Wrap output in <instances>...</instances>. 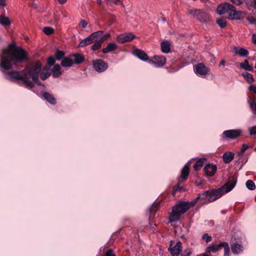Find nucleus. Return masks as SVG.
<instances>
[{
  "mask_svg": "<svg viewBox=\"0 0 256 256\" xmlns=\"http://www.w3.org/2000/svg\"><path fill=\"white\" fill-rule=\"evenodd\" d=\"M26 58V52L21 48L16 46L14 44L8 45V48L2 50L0 69L12 80H22L23 84L26 88H32L34 84L30 80V64L26 66L22 71H11L6 72V70L11 69L14 62H20Z\"/></svg>",
  "mask_w": 256,
  "mask_h": 256,
  "instance_id": "nucleus-1",
  "label": "nucleus"
},
{
  "mask_svg": "<svg viewBox=\"0 0 256 256\" xmlns=\"http://www.w3.org/2000/svg\"><path fill=\"white\" fill-rule=\"evenodd\" d=\"M236 180L234 178H229L228 182L221 188L211 191H206L200 194L202 199H206L212 202L220 198L224 193L230 192L236 186Z\"/></svg>",
  "mask_w": 256,
  "mask_h": 256,
  "instance_id": "nucleus-2",
  "label": "nucleus"
},
{
  "mask_svg": "<svg viewBox=\"0 0 256 256\" xmlns=\"http://www.w3.org/2000/svg\"><path fill=\"white\" fill-rule=\"evenodd\" d=\"M216 12L220 15L226 14L230 20H240L242 18L241 12L236 10L233 5L227 2L218 4Z\"/></svg>",
  "mask_w": 256,
  "mask_h": 256,
  "instance_id": "nucleus-3",
  "label": "nucleus"
},
{
  "mask_svg": "<svg viewBox=\"0 0 256 256\" xmlns=\"http://www.w3.org/2000/svg\"><path fill=\"white\" fill-rule=\"evenodd\" d=\"M190 208L188 202H182L176 205L172 210L169 216L170 222H176L180 220V216Z\"/></svg>",
  "mask_w": 256,
  "mask_h": 256,
  "instance_id": "nucleus-4",
  "label": "nucleus"
},
{
  "mask_svg": "<svg viewBox=\"0 0 256 256\" xmlns=\"http://www.w3.org/2000/svg\"><path fill=\"white\" fill-rule=\"evenodd\" d=\"M42 64L39 61H36L34 64H30V78H32V80L38 85L40 86L42 83L38 81V78L40 72L41 70Z\"/></svg>",
  "mask_w": 256,
  "mask_h": 256,
  "instance_id": "nucleus-5",
  "label": "nucleus"
},
{
  "mask_svg": "<svg viewBox=\"0 0 256 256\" xmlns=\"http://www.w3.org/2000/svg\"><path fill=\"white\" fill-rule=\"evenodd\" d=\"M222 247L224 248V256H229V246L226 242H221L216 245L210 246L206 248V252H215L219 250Z\"/></svg>",
  "mask_w": 256,
  "mask_h": 256,
  "instance_id": "nucleus-6",
  "label": "nucleus"
},
{
  "mask_svg": "<svg viewBox=\"0 0 256 256\" xmlns=\"http://www.w3.org/2000/svg\"><path fill=\"white\" fill-rule=\"evenodd\" d=\"M92 65L95 70L98 72L105 71L108 68V63L101 59L94 60Z\"/></svg>",
  "mask_w": 256,
  "mask_h": 256,
  "instance_id": "nucleus-7",
  "label": "nucleus"
},
{
  "mask_svg": "<svg viewBox=\"0 0 256 256\" xmlns=\"http://www.w3.org/2000/svg\"><path fill=\"white\" fill-rule=\"evenodd\" d=\"M135 38L136 36L132 33L126 32L118 36L116 40L119 42L123 44L126 42H130Z\"/></svg>",
  "mask_w": 256,
  "mask_h": 256,
  "instance_id": "nucleus-8",
  "label": "nucleus"
},
{
  "mask_svg": "<svg viewBox=\"0 0 256 256\" xmlns=\"http://www.w3.org/2000/svg\"><path fill=\"white\" fill-rule=\"evenodd\" d=\"M149 62L154 64L156 67H161L166 64V58L162 56H154Z\"/></svg>",
  "mask_w": 256,
  "mask_h": 256,
  "instance_id": "nucleus-9",
  "label": "nucleus"
},
{
  "mask_svg": "<svg viewBox=\"0 0 256 256\" xmlns=\"http://www.w3.org/2000/svg\"><path fill=\"white\" fill-rule=\"evenodd\" d=\"M241 133L240 130H230L224 131L223 134L226 138L234 139L240 136Z\"/></svg>",
  "mask_w": 256,
  "mask_h": 256,
  "instance_id": "nucleus-10",
  "label": "nucleus"
},
{
  "mask_svg": "<svg viewBox=\"0 0 256 256\" xmlns=\"http://www.w3.org/2000/svg\"><path fill=\"white\" fill-rule=\"evenodd\" d=\"M194 71L197 74L202 76L206 75L208 73V69L204 64L198 63L196 65Z\"/></svg>",
  "mask_w": 256,
  "mask_h": 256,
  "instance_id": "nucleus-11",
  "label": "nucleus"
},
{
  "mask_svg": "<svg viewBox=\"0 0 256 256\" xmlns=\"http://www.w3.org/2000/svg\"><path fill=\"white\" fill-rule=\"evenodd\" d=\"M168 250L172 256H178L182 250V243L178 241L174 246Z\"/></svg>",
  "mask_w": 256,
  "mask_h": 256,
  "instance_id": "nucleus-12",
  "label": "nucleus"
},
{
  "mask_svg": "<svg viewBox=\"0 0 256 256\" xmlns=\"http://www.w3.org/2000/svg\"><path fill=\"white\" fill-rule=\"evenodd\" d=\"M216 169L217 167L216 165L208 164L205 166L204 171L206 176H212L214 174Z\"/></svg>",
  "mask_w": 256,
  "mask_h": 256,
  "instance_id": "nucleus-13",
  "label": "nucleus"
},
{
  "mask_svg": "<svg viewBox=\"0 0 256 256\" xmlns=\"http://www.w3.org/2000/svg\"><path fill=\"white\" fill-rule=\"evenodd\" d=\"M104 34V32L102 30L97 31L96 32H92L90 36L92 39V42H100L101 40V36Z\"/></svg>",
  "mask_w": 256,
  "mask_h": 256,
  "instance_id": "nucleus-14",
  "label": "nucleus"
},
{
  "mask_svg": "<svg viewBox=\"0 0 256 256\" xmlns=\"http://www.w3.org/2000/svg\"><path fill=\"white\" fill-rule=\"evenodd\" d=\"M134 54L142 60L146 61L148 59L147 54L143 50L137 49L134 50Z\"/></svg>",
  "mask_w": 256,
  "mask_h": 256,
  "instance_id": "nucleus-15",
  "label": "nucleus"
},
{
  "mask_svg": "<svg viewBox=\"0 0 256 256\" xmlns=\"http://www.w3.org/2000/svg\"><path fill=\"white\" fill-rule=\"evenodd\" d=\"M234 52L242 57L247 56L249 54L247 50L242 48H234Z\"/></svg>",
  "mask_w": 256,
  "mask_h": 256,
  "instance_id": "nucleus-16",
  "label": "nucleus"
},
{
  "mask_svg": "<svg viewBox=\"0 0 256 256\" xmlns=\"http://www.w3.org/2000/svg\"><path fill=\"white\" fill-rule=\"evenodd\" d=\"M231 249L232 252L234 254H238L244 250L242 246L237 242H235L231 246Z\"/></svg>",
  "mask_w": 256,
  "mask_h": 256,
  "instance_id": "nucleus-17",
  "label": "nucleus"
},
{
  "mask_svg": "<svg viewBox=\"0 0 256 256\" xmlns=\"http://www.w3.org/2000/svg\"><path fill=\"white\" fill-rule=\"evenodd\" d=\"M117 47V45L114 42H110L105 48L102 49V52L104 54H107L115 50Z\"/></svg>",
  "mask_w": 256,
  "mask_h": 256,
  "instance_id": "nucleus-18",
  "label": "nucleus"
},
{
  "mask_svg": "<svg viewBox=\"0 0 256 256\" xmlns=\"http://www.w3.org/2000/svg\"><path fill=\"white\" fill-rule=\"evenodd\" d=\"M189 173V166L188 164H186L182 170L179 181H180V180H186L188 176Z\"/></svg>",
  "mask_w": 256,
  "mask_h": 256,
  "instance_id": "nucleus-19",
  "label": "nucleus"
},
{
  "mask_svg": "<svg viewBox=\"0 0 256 256\" xmlns=\"http://www.w3.org/2000/svg\"><path fill=\"white\" fill-rule=\"evenodd\" d=\"M70 57L73 60L74 64H80L84 60V56L79 54H72L70 56Z\"/></svg>",
  "mask_w": 256,
  "mask_h": 256,
  "instance_id": "nucleus-20",
  "label": "nucleus"
},
{
  "mask_svg": "<svg viewBox=\"0 0 256 256\" xmlns=\"http://www.w3.org/2000/svg\"><path fill=\"white\" fill-rule=\"evenodd\" d=\"M44 98L50 104H56V100L54 96L48 92H44L42 94Z\"/></svg>",
  "mask_w": 256,
  "mask_h": 256,
  "instance_id": "nucleus-21",
  "label": "nucleus"
},
{
  "mask_svg": "<svg viewBox=\"0 0 256 256\" xmlns=\"http://www.w3.org/2000/svg\"><path fill=\"white\" fill-rule=\"evenodd\" d=\"M52 72L53 77H58L62 74L61 68L59 64L54 65L52 69Z\"/></svg>",
  "mask_w": 256,
  "mask_h": 256,
  "instance_id": "nucleus-22",
  "label": "nucleus"
},
{
  "mask_svg": "<svg viewBox=\"0 0 256 256\" xmlns=\"http://www.w3.org/2000/svg\"><path fill=\"white\" fill-rule=\"evenodd\" d=\"M222 158L224 162L228 164L234 159V154L231 152H226L224 154Z\"/></svg>",
  "mask_w": 256,
  "mask_h": 256,
  "instance_id": "nucleus-23",
  "label": "nucleus"
},
{
  "mask_svg": "<svg viewBox=\"0 0 256 256\" xmlns=\"http://www.w3.org/2000/svg\"><path fill=\"white\" fill-rule=\"evenodd\" d=\"M74 64L73 60L71 57L64 58L61 62V65L64 67H70Z\"/></svg>",
  "mask_w": 256,
  "mask_h": 256,
  "instance_id": "nucleus-24",
  "label": "nucleus"
},
{
  "mask_svg": "<svg viewBox=\"0 0 256 256\" xmlns=\"http://www.w3.org/2000/svg\"><path fill=\"white\" fill-rule=\"evenodd\" d=\"M161 50L162 52L168 54L170 52V44L168 41H164L161 43Z\"/></svg>",
  "mask_w": 256,
  "mask_h": 256,
  "instance_id": "nucleus-25",
  "label": "nucleus"
},
{
  "mask_svg": "<svg viewBox=\"0 0 256 256\" xmlns=\"http://www.w3.org/2000/svg\"><path fill=\"white\" fill-rule=\"evenodd\" d=\"M240 68L246 70L252 71L253 70L252 66L249 64V62L248 60H245L244 62L240 63Z\"/></svg>",
  "mask_w": 256,
  "mask_h": 256,
  "instance_id": "nucleus-26",
  "label": "nucleus"
},
{
  "mask_svg": "<svg viewBox=\"0 0 256 256\" xmlns=\"http://www.w3.org/2000/svg\"><path fill=\"white\" fill-rule=\"evenodd\" d=\"M198 15L196 18L201 22H206L208 19V14L205 12L202 11Z\"/></svg>",
  "mask_w": 256,
  "mask_h": 256,
  "instance_id": "nucleus-27",
  "label": "nucleus"
},
{
  "mask_svg": "<svg viewBox=\"0 0 256 256\" xmlns=\"http://www.w3.org/2000/svg\"><path fill=\"white\" fill-rule=\"evenodd\" d=\"M92 39L89 36H88L86 37V38L83 39L81 40V42H80L78 46L79 47H84L90 44H92Z\"/></svg>",
  "mask_w": 256,
  "mask_h": 256,
  "instance_id": "nucleus-28",
  "label": "nucleus"
},
{
  "mask_svg": "<svg viewBox=\"0 0 256 256\" xmlns=\"http://www.w3.org/2000/svg\"><path fill=\"white\" fill-rule=\"evenodd\" d=\"M10 24V21L8 17L3 15L0 16V24L4 26H8Z\"/></svg>",
  "mask_w": 256,
  "mask_h": 256,
  "instance_id": "nucleus-29",
  "label": "nucleus"
},
{
  "mask_svg": "<svg viewBox=\"0 0 256 256\" xmlns=\"http://www.w3.org/2000/svg\"><path fill=\"white\" fill-rule=\"evenodd\" d=\"M242 76L249 84H252L254 81L252 75L249 72H246L245 73L242 74Z\"/></svg>",
  "mask_w": 256,
  "mask_h": 256,
  "instance_id": "nucleus-30",
  "label": "nucleus"
},
{
  "mask_svg": "<svg viewBox=\"0 0 256 256\" xmlns=\"http://www.w3.org/2000/svg\"><path fill=\"white\" fill-rule=\"evenodd\" d=\"M206 160L205 158H201L199 159L194 166V170H197L203 166L204 162Z\"/></svg>",
  "mask_w": 256,
  "mask_h": 256,
  "instance_id": "nucleus-31",
  "label": "nucleus"
},
{
  "mask_svg": "<svg viewBox=\"0 0 256 256\" xmlns=\"http://www.w3.org/2000/svg\"><path fill=\"white\" fill-rule=\"evenodd\" d=\"M50 76V73L49 72V69H44L40 73V78L43 80H46Z\"/></svg>",
  "mask_w": 256,
  "mask_h": 256,
  "instance_id": "nucleus-32",
  "label": "nucleus"
},
{
  "mask_svg": "<svg viewBox=\"0 0 256 256\" xmlns=\"http://www.w3.org/2000/svg\"><path fill=\"white\" fill-rule=\"evenodd\" d=\"M246 185V188L250 190H254L256 188V186L254 182L252 180H248Z\"/></svg>",
  "mask_w": 256,
  "mask_h": 256,
  "instance_id": "nucleus-33",
  "label": "nucleus"
},
{
  "mask_svg": "<svg viewBox=\"0 0 256 256\" xmlns=\"http://www.w3.org/2000/svg\"><path fill=\"white\" fill-rule=\"evenodd\" d=\"M64 56V52L60 50H56V59L57 60H62Z\"/></svg>",
  "mask_w": 256,
  "mask_h": 256,
  "instance_id": "nucleus-34",
  "label": "nucleus"
},
{
  "mask_svg": "<svg viewBox=\"0 0 256 256\" xmlns=\"http://www.w3.org/2000/svg\"><path fill=\"white\" fill-rule=\"evenodd\" d=\"M157 210V206L156 204H153L150 208V218H152L154 216L155 212Z\"/></svg>",
  "mask_w": 256,
  "mask_h": 256,
  "instance_id": "nucleus-35",
  "label": "nucleus"
},
{
  "mask_svg": "<svg viewBox=\"0 0 256 256\" xmlns=\"http://www.w3.org/2000/svg\"><path fill=\"white\" fill-rule=\"evenodd\" d=\"M43 32L46 35H50L54 33V30L51 27L46 26L44 28Z\"/></svg>",
  "mask_w": 256,
  "mask_h": 256,
  "instance_id": "nucleus-36",
  "label": "nucleus"
},
{
  "mask_svg": "<svg viewBox=\"0 0 256 256\" xmlns=\"http://www.w3.org/2000/svg\"><path fill=\"white\" fill-rule=\"evenodd\" d=\"M216 23L221 28H224L227 24L226 20L222 18L218 20H216Z\"/></svg>",
  "mask_w": 256,
  "mask_h": 256,
  "instance_id": "nucleus-37",
  "label": "nucleus"
},
{
  "mask_svg": "<svg viewBox=\"0 0 256 256\" xmlns=\"http://www.w3.org/2000/svg\"><path fill=\"white\" fill-rule=\"evenodd\" d=\"M94 44L92 46V50H96L101 48L102 42H94Z\"/></svg>",
  "mask_w": 256,
  "mask_h": 256,
  "instance_id": "nucleus-38",
  "label": "nucleus"
},
{
  "mask_svg": "<svg viewBox=\"0 0 256 256\" xmlns=\"http://www.w3.org/2000/svg\"><path fill=\"white\" fill-rule=\"evenodd\" d=\"M250 107L254 114H256V102L252 100L250 103Z\"/></svg>",
  "mask_w": 256,
  "mask_h": 256,
  "instance_id": "nucleus-39",
  "label": "nucleus"
},
{
  "mask_svg": "<svg viewBox=\"0 0 256 256\" xmlns=\"http://www.w3.org/2000/svg\"><path fill=\"white\" fill-rule=\"evenodd\" d=\"M201 12L202 10H200L195 9L194 10H192L190 12V13L192 16H193L194 18H196Z\"/></svg>",
  "mask_w": 256,
  "mask_h": 256,
  "instance_id": "nucleus-40",
  "label": "nucleus"
},
{
  "mask_svg": "<svg viewBox=\"0 0 256 256\" xmlns=\"http://www.w3.org/2000/svg\"><path fill=\"white\" fill-rule=\"evenodd\" d=\"M248 132L251 136H254L255 138H256V126L250 128L248 130Z\"/></svg>",
  "mask_w": 256,
  "mask_h": 256,
  "instance_id": "nucleus-41",
  "label": "nucleus"
},
{
  "mask_svg": "<svg viewBox=\"0 0 256 256\" xmlns=\"http://www.w3.org/2000/svg\"><path fill=\"white\" fill-rule=\"evenodd\" d=\"M248 148V146L245 144H244L242 145V148H241V152L239 153L238 155L242 154Z\"/></svg>",
  "mask_w": 256,
  "mask_h": 256,
  "instance_id": "nucleus-42",
  "label": "nucleus"
},
{
  "mask_svg": "<svg viewBox=\"0 0 256 256\" xmlns=\"http://www.w3.org/2000/svg\"><path fill=\"white\" fill-rule=\"evenodd\" d=\"M202 238L206 242H210L212 240L211 236H209L207 234H204L202 236Z\"/></svg>",
  "mask_w": 256,
  "mask_h": 256,
  "instance_id": "nucleus-43",
  "label": "nucleus"
},
{
  "mask_svg": "<svg viewBox=\"0 0 256 256\" xmlns=\"http://www.w3.org/2000/svg\"><path fill=\"white\" fill-rule=\"evenodd\" d=\"M199 199H202V197H200V194L198 196L195 200H194L190 202H188L190 204V208L192 206H194L196 202H197V201Z\"/></svg>",
  "mask_w": 256,
  "mask_h": 256,
  "instance_id": "nucleus-44",
  "label": "nucleus"
},
{
  "mask_svg": "<svg viewBox=\"0 0 256 256\" xmlns=\"http://www.w3.org/2000/svg\"><path fill=\"white\" fill-rule=\"evenodd\" d=\"M88 22L84 20H82L80 23V26L82 28H85L87 26Z\"/></svg>",
  "mask_w": 256,
  "mask_h": 256,
  "instance_id": "nucleus-45",
  "label": "nucleus"
},
{
  "mask_svg": "<svg viewBox=\"0 0 256 256\" xmlns=\"http://www.w3.org/2000/svg\"><path fill=\"white\" fill-rule=\"evenodd\" d=\"M55 62V58L53 57H50L48 60V63L50 66L54 65Z\"/></svg>",
  "mask_w": 256,
  "mask_h": 256,
  "instance_id": "nucleus-46",
  "label": "nucleus"
},
{
  "mask_svg": "<svg viewBox=\"0 0 256 256\" xmlns=\"http://www.w3.org/2000/svg\"><path fill=\"white\" fill-rule=\"evenodd\" d=\"M110 36V34H106L104 35H102L101 36V40L100 42H102V43L104 42Z\"/></svg>",
  "mask_w": 256,
  "mask_h": 256,
  "instance_id": "nucleus-47",
  "label": "nucleus"
},
{
  "mask_svg": "<svg viewBox=\"0 0 256 256\" xmlns=\"http://www.w3.org/2000/svg\"><path fill=\"white\" fill-rule=\"evenodd\" d=\"M245 0H231V1L235 4L240 6L242 4Z\"/></svg>",
  "mask_w": 256,
  "mask_h": 256,
  "instance_id": "nucleus-48",
  "label": "nucleus"
},
{
  "mask_svg": "<svg viewBox=\"0 0 256 256\" xmlns=\"http://www.w3.org/2000/svg\"><path fill=\"white\" fill-rule=\"evenodd\" d=\"M105 256H116L112 249L108 250L106 253Z\"/></svg>",
  "mask_w": 256,
  "mask_h": 256,
  "instance_id": "nucleus-49",
  "label": "nucleus"
},
{
  "mask_svg": "<svg viewBox=\"0 0 256 256\" xmlns=\"http://www.w3.org/2000/svg\"><path fill=\"white\" fill-rule=\"evenodd\" d=\"M248 90L256 94V86L254 85H250L248 87Z\"/></svg>",
  "mask_w": 256,
  "mask_h": 256,
  "instance_id": "nucleus-50",
  "label": "nucleus"
},
{
  "mask_svg": "<svg viewBox=\"0 0 256 256\" xmlns=\"http://www.w3.org/2000/svg\"><path fill=\"white\" fill-rule=\"evenodd\" d=\"M108 2L110 4H118L121 0H107Z\"/></svg>",
  "mask_w": 256,
  "mask_h": 256,
  "instance_id": "nucleus-51",
  "label": "nucleus"
},
{
  "mask_svg": "<svg viewBox=\"0 0 256 256\" xmlns=\"http://www.w3.org/2000/svg\"><path fill=\"white\" fill-rule=\"evenodd\" d=\"M190 249H186L184 250L182 254L184 256H190Z\"/></svg>",
  "mask_w": 256,
  "mask_h": 256,
  "instance_id": "nucleus-52",
  "label": "nucleus"
},
{
  "mask_svg": "<svg viewBox=\"0 0 256 256\" xmlns=\"http://www.w3.org/2000/svg\"><path fill=\"white\" fill-rule=\"evenodd\" d=\"M182 189V188L178 186H175L173 189L172 194H174L176 192H178V190H180Z\"/></svg>",
  "mask_w": 256,
  "mask_h": 256,
  "instance_id": "nucleus-53",
  "label": "nucleus"
},
{
  "mask_svg": "<svg viewBox=\"0 0 256 256\" xmlns=\"http://www.w3.org/2000/svg\"><path fill=\"white\" fill-rule=\"evenodd\" d=\"M6 5V0H0V6L4 7Z\"/></svg>",
  "mask_w": 256,
  "mask_h": 256,
  "instance_id": "nucleus-54",
  "label": "nucleus"
},
{
  "mask_svg": "<svg viewBox=\"0 0 256 256\" xmlns=\"http://www.w3.org/2000/svg\"><path fill=\"white\" fill-rule=\"evenodd\" d=\"M252 40L253 43L256 44V34H253L252 35Z\"/></svg>",
  "mask_w": 256,
  "mask_h": 256,
  "instance_id": "nucleus-55",
  "label": "nucleus"
},
{
  "mask_svg": "<svg viewBox=\"0 0 256 256\" xmlns=\"http://www.w3.org/2000/svg\"><path fill=\"white\" fill-rule=\"evenodd\" d=\"M58 0L60 4H64L67 1V0Z\"/></svg>",
  "mask_w": 256,
  "mask_h": 256,
  "instance_id": "nucleus-56",
  "label": "nucleus"
},
{
  "mask_svg": "<svg viewBox=\"0 0 256 256\" xmlns=\"http://www.w3.org/2000/svg\"><path fill=\"white\" fill-rule=\"evenodd\" d=\"M226 62L224 60H222L220 62V65L224 66L225 65Z\"/></svg>",
  "mask_w": 256,
  "mask_h": 256,
  "instance_id": "nucleus-57",
  "label": "nucleus"
},
{
  "mask_svg": "<svg viewBox=\"0 0 256 256\" xmlns=\"http://www.w3.org/2000/svg\"><path fill=\"white\" fill-rule=\"evenodd\" d=\"M249 21L250 22V23H254V18H249Z\"/></svg>",
  "mask_w": 256,
  "mask_h": 256,
  "instance_id": "nucleus-58",
  "label": "nucleus"
},
{
  "mask_svg": "<svg viewBox=\"0 0 256 256\" xmlns=\"http://www.w3.org/2000/svg\"><path fill=\"white\" fill-rule=\"evenodd\" d=\"M96 2L98 4H101L102 2V0H96Z\"/></svg>",
  "mask_w": 256,
  "mask_h": 256,
  "instance_id": "nucleus-59",
  "label": "nucleus"
},
{
  "mask_svg": "<svg viewBox=\"0 0 256 256\" xmlns=\"http://www.w3.org/2000/svg\"><path fill=\"white\" fill-rule=\"evenodd\" d=\"M202 256H208L207 254H204Z\"/></svg>",
  "mask_w": 256,
  "mask_h": 256,
  "instance_id": "nucleus-60",
  "label": "nucleus"
},
{
  "mask_svg": "<svg viewBox=\"0 0 256 256\" xmlns=\"http://www.w3.org/2000/svg\"><path fill=\"white\" fill-rule=\"evenodd\" d=\"M162 20H163V21H164V22H165V21H166V20H165V18H162Z\"/></svg>",
  "mask_w": 256,
  "mask_h": 256,
  "instance_id": "nucleus-61",
  "label": "nucleus"
},
{
  "mask_svg": "<svg viewBox=\"0 0 256 256\" xmlns=\"http://www.w3.org/2000/svg\"><path fill=\"white\" fill-rule=\"evenodd\" d=\"M254 4L256 5V0H254Z\"/></svg>",
  "mask_w": 256,
  "mask_h": 256,
  "instance_id": "nucleus-62",
  "label": "nucleus"
},
{
  "mask_svg": "<svg viewBox=\"0 0 256 256\" xmlns=\"http://www.w3.org/2000/svg\"><path fill=\"white\" fill-rule=\"evenodd\" d=\"M172 241L170 242V244H172ZM170 246H172V244H170Z\"/></svg>",
  "mask_w": 256,
  "mask_h": 256,
  "instance_id": "nucleus-63",
  "label": "nucleus"
}]
</instances>
